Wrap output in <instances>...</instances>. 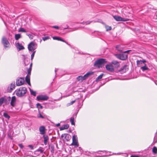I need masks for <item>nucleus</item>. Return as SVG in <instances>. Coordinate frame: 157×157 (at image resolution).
I'll return each mask as SVG.
<instances>
[{
    "label": "nucleus",
    "mask_w": 157,
    "mask_h": 157,
    "mask_svg": "<svg viewBox=\"0 0 157 157\" xmlns=\"http://www.w3.org/2000/svg\"><path fill=\"white\" fill-rule=\"evenodd\" d=\"M16 94L18 97L23 96L27 92V89L25 87H21L15 91Z\"/></svg>",
    "instance_id": "f257e3e1"
},
{
    "label": "nucleus",
    "mask_w": 157,
    "mask_h": 157,
    "mask_svg": "<svg viewBox=\"0 0 157 157\" xmlns=\"http://www.w3.org/2000/svg\"><path fill=\"white\" fill-rule=\"evenodd\" d=\"M37 48V44L33 41L31 42L28 45V49L29 51L33 52Z\"/></svg>",
    "instance_id": "f03ea898"
},
{
    "label": "nucleus",
    "mask_w": 157,
    "mask_h": 157,
    "mask_svg": "<svg viewBox=\"0 0 157 157\" xmlns=\"http://www.w3.org/2000/svg\"><path fill=\"white\" fill-rule=\"evenodd\" d=\"M72 142L70 145L71 146H74L75 147H77L79 146L78 137L76 135H73L72 136Z\"/></svg>",
    "instance_id": "7ed1b4c3"
},
{
    "label": "nucleus",
    "mask_w": 157,
    "mask_h": 157,
    "mask_svg": "<svg viewBox=\"0 0 157 157\" xmlns=\"http://www.w3.org/2000/svg\"><path fill=\"white\" fill-rule=\"evenodd\" d=\"M88 78V72L82 76V75L79 76L77 77V80L79 82H82L83 80H85Z\"/></svg>",
    "instance_id": "20e7f679"
},
{
    "label": "nucleus",
    "mask_w": 157,
    "mask_h": 157,
    "mask_svg": "<svg viewBox=\"0 0 157 157\" xmlns=\"http://www.w3.org/2000/svg\"><path fill=\"white\" fill-rule=\"evenodd\" d=\"M106 63L107 62L105 59H100L96 61L94 63V65L95 66H99Z\"/></svg>",
    "instance_id": "39448f33"
},
{
    "label": "nucleus",
    "mask_w": 157,
    "mask_h": 157,
    "mask_svg": "<svg viewBox=\"0 0 157 157\" xmlns=\"http://www.w3.org/2000/svg\"><path fill=\"white\" fill-rule=\"evenodd\" d=\"M2 41L5 48L10 47V44L5 37H2Z\"/></svg>",
    "instance_id": "423d86ee"
},
{
    "label": "nucleus",
    "mask_w": 157,
    "mask_h": 157,
    "mask_svg": "<svg viewBox=\"0 0 157 157\" xmlns=\"http://www.w3.org/2000/svg\"><path fill=\"white\" fill-rule=\"evenodd\" d=\"M49 98V97L46 95H40L36 97V100L38 101H46Z\"/></svg>",
    "instance_id": "0eeeda50"
},
{
    "label": "nucleus",
    "mask_w": 157,
    "mask_h": 157,
    "mask_svg": "<svg viewBox=\"0 0 157 157\" xmlns=\"http://www.w3.org/2000/svg\"><path fill=\"white\" fill-rule=\"evenodd\" d=\"M115 56L117 58L121 60H125L127 58V55L124 54H117Z\"/></svg>",
    "instance_id": "6e6552de"
},
{
    "label": "nucleus",
    "mask_w": 157,
    "mask_h": 157,
    "mask_svg": "<svg viewBox=\"0 0 157 157\" xmlns=\"http://www.w3.org/2000/svg\"><path fill=\"white\" fill-rule=\"evenodd\" d=\"M124 47L122 45H118L116 46V48L117 50L120 52H122L124 53H129L131 51V50H128L126 51H123Z\"/></svg>",
    "instance_id": "1a4fd4ad"
},
{
    "label": "nucleus",
    "mask_w": 157,
    "mask_h": 157,
    "mask_svg": "<svg viewBox=\"0 0 157 157\" xmlns=\"http://www.w3.org/2000/svg\"><path fill=\"white\" fill-rule=\"evenodd\" d=\"M25 82L23 78H18L16 80V84L17 86H20L23 85Z\"/></svg>",
    "instance_id": "9d476101"
},
{
    "label": "nucleus",
    "mask_w": 157,
    "mask_h": 157,
    "mask_svg": "<svg viewBox=\"0 0 157 157\" xmlns=\"http://www.w3.org/2000/svg\"><path fill=\"white\" fill-rule=\"evenodd\" d=\"M15 82H13L11 83L9 86H8L7 89V91L8 92H11L12 91L15 89Z\"/></svg>",
    "instance_id": "9b49d317"
},
{
    "label": "nucleus",
    "mask_w": 157,
    "mask_h": 157,
    "mask_svg": "<svg viewBox=\"0 0 157 157\" xmlns=\"http://www.w3.org/2000/svg\"><path fill=\"white\" fill-rule=\"evenodd\" d=\"M113 17L114 19L117 21H125L128 20V18H123L119 16H113Z\"/></svg>",
    "instance_id": "f8f14e48"
},
{
    "label": "nucleus",
    "mask_w": 157,
    "mask_h": 157,
    "mask_svg": "<svg viewBox=\"0 0 157 157\" xmlns=\"http://www.w3.org/2000/svg\"><path fill=\"white\" fill-rule=\"evenodd\" d=\"M27 72L28 74L25 77V81L29 85H30V76L31 72H30V70H29V72Z\"/></svg>",
    "instance_id": "ddd939ff"
},
{
    "label": "nucleus",
    "mask_w": 157,
    "mask_h": 157,
    "mask_svg": "<svg viewBox=\"0 0 157 157\" xmlns=\"http://www.w3.org/2000/svg\"><path fill=\"white\" fill-rule=\"evenodd\" d=\"M52 38L54 40H56L59 41H60L64 42H65L68 45L70 46V45L68 44L65 40H63L61 38L59 37L53 36Z\"/></svg>",
    "instance_id": "4468645a"
},
{
    "label": "nucleus",
    "mask_w": 157,
    "mask_h": 157,
    "mask_svg": "<svg viewBox=\"0 0 157 157\" xmlns=\"http://www.w3.org/2000/svg\"><path fill=\"white\" fill-rule=\"evenodd\" d=\"M105 67L107 70L113 72L114 71V69L112 65H107L105 66Z\"/></svg>",
    "instance_id": "2eb2a0df"
},
{
    "label": "nucleus",
    "mask_w": 157,
    "mask_h": 157,
    "mask_svg": "<svg viewBox=\"0 0 157 157\" xmlns=\"http://www.w3.org/2000/svg\"><path fill=\"white\" fill-rule=\"evenodd\" d=\"M39 131L40 133L43 135H44L45 133V128L44 126H40L39 128Z\"/></svg>",
    "instance_id": "dca6fc26"
},
{
    "label": "nucleus",
    "mask_w": 157,
    "mask_h": 157,
    "mask_svg": "<svg viewBox=\"0 0 157 157\" xmlns=\"http://www.w3.org/2000/svg\"><path fill=\"white\" fill-rule=\"evenodd\" d=\"M16 101V97L15 96L13 97L12 98L11 101L10 102L11 105L13 106H14L15 105Z\"/></svg>",
    "instance_id": "f3484780"
},
{
    "label": "nucleus",
    "mask_w": 157,
    "mask_h": 157,
    "mask_svg": "<svg viewBox=\"0 0 157 157\" xmlns=\"http://www.w3.org/2000/svg\"><path fill=\"white\" fill-rule=\"evenodd\" d=\"M16 46L17 48L18 49L19 51L22 50L24 49V48L21 44L18 43L16 44Z\"/></svg>",
    "instance_id": "a211bd4d"
},
{
    "label": "nucleus",
    "mask_w": 157,
    "mask_h": 157,
    "mask_svg": "<svg viewBox=\"0 0 157 157\" xmlns=\"http://www.w3.org/2000/svg\"><path fill=\"white\" fill-rule=\"evenodd\" d=\"M69 126L68 124H64L60 128V130H62L65 129H67L69 127Z\"/></svg>",
    "instance_id": "6ab92c4d"
},
{
    "label": "nucleus",
    "mask_w": 157,
    "mask_h": 157,
    "mask_svg": "<svg viewBox=\"0 0 157 157\" xmlns=\"http://www.w3.org/2000/svg\"><path fill=\"white\" fill-rule=\"evenodd\" d=\"M43 138L44 139V143L45 145H46L47 144V142L49 139L48 136H43Z\"/></svg>",
    "instance_id": "aec40b11"
},
{
    "label": "nucleus",
    "mask_w": 157,
    "mask_h": 157,
    "mask_svg": "<svg viewBox=\"0 0 157 157\" xmlns=\"http://www.w3.org/2000/svg\"><path fill=\"white\" fill-rule=\"evenodd\" d=\"M71 137V136L70 135L66 134L64 140L65 139L67 141H68L70 140Z\"/></svg>",
    "instance_id": "412c9836"
},
{
    "label": "nucleus",
    "mask_w": 157,
    "mask_h": 157,
    "mask_svg": "<svg viewBox=\"0 0 157 157\" xmlns=\"http://www.w3.org/2000/svg\"><path fill=\"white\" fill-rule=\"evenodd\" d=\"M111 63L112 64L116 65V67H119V63L117 61H116V60L113 61Z\"/></svg>",
    "instance_id": "4be33fe9"
},
{
    "label": "nucleus",
    "mask_w": 157,
    "mask_h": 157,
    "mask_svg": "<svg viewBox=\"0 0 157 157\" xmlns=\"http://www.w3.org/2000/svg\"><path fill=\"white\" fill-rule=\"evenodd\" d=\"M141 69L143 71H144L146 70H147L149 69L146 66V64H145V65L144 66L141 67Z\"/></svg>",
    "instance_id": "5701e85b"
},
{
    "label": "nucleus",
    "mask_w": 157,
    "mask_h": 157,
    "mask_svg": "<svg viewBox=\"0 0 157 157\" xmlns=\"http://www.w3.org/2000/svg\"><path fill=\"white\" fill-rule=\"evenodd\" d=\"M21 37V35L20 34H16L15 35V39L16 40H18Z\"/></svg>",
    "instance_id": "b1692460"
},
{
    "label": "nucleus",
    "mask_w": 157,
    "mask_h": 157,
    "mask_svg": "<svg viewBox=\"0 0 157 157\" xmlns=\"http://www.w3.org/2000/svg\"><path fill=\"white\" fill-rule=\"evenodd\" d=\"M30 91V92L31 94L33 96H35L36 94V91H34L30 88L29 89Z\"/></svg>",
    "instance_id": "393cba45"
},
{
    "label": "nucleus",
    "mask_w": 157,
    "mask_h": 157,
    "mask_svg": "<svg viewBox=\"0 0 157 157\" xmlns=\"http://www.w3.org/2000/svg\"><path fill=\"white\" fill-rule=\"evenodd\" d=\"M103 75V74L100 75L96 78V81L97 82L100 80L102 78Z\"/></svg>",
    "instance_id": "a878e982"
},
{
    "label": "nucleus",
    "mask_w": 157,
    "mask_h": 157,
    "mask_svg": "<svg viewBox=\"0 0 157 157\" xmlns=\"http://www.w3.org/2000/svg\"><path fill=\"white\" fill-rule=\"evenodd\" d=\"M70 122L72 125H74L75 124V123L74 122L75 119L73 117H71L70 118Z\"/></svg>",
    "instance_id": "bb28decb"
},
{
    "label": "nucleus",
    "mask_w": 157,
    "mask_h": 157,
    "mask_svg": "<svg viewBox=\"0 0 157 157\" xmlns=\"http://www.w3.org/2000/svg\"><path fill=\"white\" fill-rule=\"evenodd\" d=\"M152 152L155 154L157 153V148L156 147H154L152 148Z\"/></svg>",
    "instance_id": "cd10ccee"
},
{
    "label": "nucleus",
    "mask_w": 157,
    "mask_h": 157,
    "mask_svg": "<svg viewBox=\"0 0 157 157\" xmlns=\"http://www.w3.org/2000/svg\"><path fill=\"white\" fill-rule=\"evenodd\" d=\"M18 31L19 32H22L25 33L26 32V30L24 28H20L19 29Z\"/></svg>",
    "instance_id": "c85d7f7f"
},
{
    "label": "nucleus",
    "mask_w": 157,
    "mask_h": 157,
    "mask_svg": "<svg viewBox=\"0 0 157 157\" xmlns=\"http://www.w3.org/2000/svg\"><path fill=\"white\" fill-rule=\"evenodd\" d=\"M3 116L4 117L8 119H9L10 118V116L8 114L6 113H3Z\"/></svg>",
    "instance_id": "c756f323"
},
{
    "label": "nucleus",
    "mask_w": 157,
    "mask_h": 157,
    "mask_svg": "<svg viewBox=\"0 0 157 157\" xmlns=\"http://www.w3.org/2000/svg\"><path fill=\"white\" fill-rule=\"evenodd\" d=\"M44 151V150L43 149V148L41 147H40L39 149H38L36 151V152H40V153H43Z\"/></svg>",
    "instance_id": "7c9ffc66"
},
{
    "label": "nucleus",
    "mask_w": 157,
    "mask_h": 157,
    "mask_svg": "<svg viewBox=\"0 0 157 157\" xmlns=\"http://www.w3.org/2000/svg\"><path fill=\"white\" fill-rule=\"evenodd\" d=\"M4 101V98H0V106H1L3 103Z\"/></svg>",
    "instance_id": "2f4dec72"
},
{
    "label": "nucleus",
    "mask_w": 157,
    "mask_h": 157,
    "mask_svg": "<svg viewBox=\"0 0 157 157\" xmlns=\"http://www.w3.org/2000/svg\"><path fill=\"white\" fill-rule=\"evenodd\" d=\"M137 65L138 66H140L142 64V60H137L136 61Z\"/></svg>",
    "instance_id": "473e14b6"
},
{
    "label": "nucleus",
    "mask_w": 157,
    "mask_h": 157,
    "mask_svg": "<svg viewBox=\"0 0 157 157\" xmlns=\"http://www.w3.org/2000/svg\"><path fill=\"white\" fill-rule=\"evenodd\" d=\"M88 24V22H83L81 24V25H80V27H79L80 28H84L85 27L84 26H82V25H87Z\"/></svg>",
    "instance_id": "72a5a7b5"
},
{
    "label": "nucleus",
    "mask_w": 157,
    "mask_h": 157,
    "mask_svg": "<svg viewBox=\"0 0 157 157\" xmlns=\"http://www.w3.org/2000/svg\"><path fill=\"white\" fill-rule=\"evenodd\" d=\"M36 105L37 108L38 109L40 108V109H42L43 108L41 105L39 103H37Z\"/></svg>",
    "instance_id": "f704fd0d"
},
{
    "label": "nucleus",
    "mask_w": 157,
    "mask_h": 157,
    "mask_svg": "<svg viewBox=\"0 0 157 157\" xmlns=\"http://www.w3.org/2000/svg\"><path fill=\"white\" fill-rule=\"evenodd\" d=\"M36 51H33V53L32 54V55H31V60H32L33 59V57H34V55H35V54L36 52Z\"/></svg>",
    "instance_id": "c9c22d12"
},
{
    "label": "nucleus",
    "mask_w": 157,
    "mask_h": 157,
    "mask_svg": "<svg viewBox=\"0 0 157 157\" xmlns=\"http://www.w3.org/2000/svg\"><path fill=\"white\" fill-rule=\"evenodd\" d=\"M37 117L38 118H40L42 119H43L44 118V116H43L40 113V112H39V114L37 115Z\"/></svg>",
    "instance_id": "e433bc0d"
},
{
    "label": "nucleus",
    "mask_w": 157,
    "mask_h": 157,
    "mask_svg": "<svg viewBox=\"0 0 157 157\" xmlns=\"http://www.w3.org/2000/svg\"><path fill=\"white\" fill-rule=\"evenodd\" d=\"M105 28L106 29V30L107 31H108L109 30H110L111 29V27L110 26H105Z\"/></svg>",
    "instance_id": "4c0bfd02"
},
{
    "label": "nucleus",
    "mask_w": 157,
    "mask_h": 157,
    "mask_svg": "<svg viewBox=\"0 0 157 157\" xmlns=\"http://www.w3.org/2000/svg\"><path fill=\"white\" fill-rule=\"evenodd\" d=\"M27 35L29 37V38L31 39H33V36L30 34L27 33Z\"/></svg>",
    "instance_id": "58836bf2"
},
{
    "label": "nucleus",
    "mask_w": 157,
    "mask_h": 157,
    "mask_svg": "<svg viewBox=\"0 0 157 157\" xmlns=\"http://www.w3.org/2000/svg\"><path fill=\"white\" fill-rule=\"evenodd\" d=\"M90 157H96L95 156V153H90V154H89V156Z\"/></svg>",
    "instance_id": "ea45409f"
},
{
    "label": "nucleus",
    "mask_w": 157,
    "mask_h": 157,
    "mask_svg": "<svg viewBox=\"0 0 157 157\" xmlns=\"http://www.w3.org/2000/svg\"><path fill=\"white\" fill-rule=\"evenodd\" d=\"M49 38V37L48 36H45L44 37H43L42 38V39H43V40L44 41L47 40Z\"/></svg>",
    "instance_id": "a19ab883"
},
{
    "label": "nucleus",
    "mask_w": 157,
    "mask_h": 157,
    "mask_svg": "<svg viewBox=\"0 0 157 157\" xmlns=\"http://www.w3.org/2000/svg\"><path fill=\"white\" fill-rule=\"evenodd\" d=\"M32 63H31L30 64L29 68L27 70V72H29V70H30V72H31V70H32Z\"/></svg>",
    "instance_id": "79ce46f5"
},
{
    "label": "nucleus",
    "mask_w": 157,
    "mask_h": 157,
    "mask_svg": "<svg viewBox=\"0 0 157 157\" xmlns=\"http://www.w3.org/2000/svg\"><path fill=\"white\" fill-rule=\"evenodd\" d=\"M52 27L57 29H59V27L57 26H52Z\"/></svg>",
    "instance_id": "37998d69"
},
{
    "label": "nucleus",
    "mask_w": 157,
    "mask_h": 157,
    "mask_svg": "<svg viewBox=\"0 0 157 157\" xmlns=\"http://www.w3.org/2000/svg\"><path fill=\"white\" fill-rule=\"evenodd\" d=\"M75 100H74V101H71V102H70V103H69L68 105H71L72 104H73L75 102Z\"/></svg>",
    "instance_id": "c03bdc74"
},
{
    "label": "nucleus",
    "mask_w": 157,
    "mask_h": 157,
    "mask_svg": "<svg viewBox=\"0 0 157 157\" xmlns=\"http://www.w3.org/2000/svg\"><path fill=\"white\" fill-rule=\"evenodd\" d=\"M18 145L21 149H22L23 147V146L22 144H19Z\"/></svg>",
    "instance_id": "a18cd8bd"
},
{
    "label": "nucleus",
    "mask_w": 157,
    "mask_h": 157,
    "mask_svg": "<svg viewBox=\"0 0 157 157\" xmlns=\"http://www.w3.org/2000/svg\"><path fill=\"white\" fill-rule=\"evenodd\" d=\"M66 134L65 133L62 134L61 136V138H63L64 137H65Z\"/></svg>",
    "instance_id": "49530a36"
},
{
    "label": "nucleus",
    "mask_w": 157,
    "mask_h": 157,
    "mask_svg": "<svg viewBox=\"0 0 157 157\" xmlns=\"http://www.w3.org/2000/svg\"><path fill=\"white\" fill-rule=\"evenodd\" d=\"M131 157H139V156L136 155H131Z\"/></svg>",
    "instance_id": "de8ad7c7"
},
{
    "label": "nucleus",
    "mask_w": 157,
    "mask_h": 157,
    "mask_svg": "<svg viewBox=\"0 0 157 157\" xmlns=\"http://www.w3.org/2000/svg\"><path fill=\"white\" fill-rule=\"evenodd\" d=\"M93 73V72H89V76L92 75Z\"/></svg>",
    "instance_id": "09e8293b"
},
{
    "label": "nucleus",
    "mask_w": 157,
    "mask_h": 157,
    "mask_svg": "<svg viewBox=\"0 0 157 157\" xmlns=\"http://www.w3.org/2000/svg\"><path fill=\"white\" fill-rule=\"evenodd\" d=\"M29 147L31 148V149H33V146L32 145H29Z\"/></svg>",
    "instance_id": "8fccbe9b"
},
{
    "label": "nucleus",
    "mask_w": 157,
    "mask_h": 157,
    "mask_svg": "<svg viewBox=\"0 0 157 157\" xmlns=\"http://www.w3.org/2000/svg\"><path fill=\"white\" fill-rule=\"evenodd\" d=\"M60 125V124L59 123L58 124H56V126H57V127H59V126Z\"/></svg>",
    "instance_id": "3c124183"
},
{
    "label": "nucleus",
    "mask_w": 157,
    "mask_h": 157,
    "mask_svg": "<svg viewBox=\"0 0 157 157\" xmlns=\"http://www.w3.org/2000/svg\"><path fill=\"white\" fill-rule=\"evenodd\" d=\"M142 63H145L146 62V61L145 60H142Z\"/></svg>",
    "instance_id": "603ef678"
},
{
    "label": "nucleus",
    "mask_w": 157,
    "mask_h": 157,
    "mask_svg": "<svg viewBox=\"0 0 157 157\" xmlns=\"http://www.w3.org/2000/svg\"><path fill=\"white\" fill-rule=\"evenodd\" d=\"M68 28H69L68 26H67V27L64 28V29H68Z\"/></svg>",
    "instance_id": "864d4df0"
},
{
    "label": "nucleus",
    "mask_w": 157,
    "mask_h": 157,
    "mask_svg": "<svg viewBox=\"0 0 157 157\" xmlns=\"http://www.w3.org/2000/svg\"><path fill=\"white\" fill-rule=\"evenodd\" d=\"M58 69H56L55 70V72L56 73L57 71L58 70Z\"/></svg>",
    "instance_id": "5fc2aeb1"
},
{
    "label": "nucleus",
    "mask_w": 157,
    "mask_h": 157,
    "mask_svg": "<svg viewBox=\"0 0 157 157\" xmlns=\"http://www.w3.org/2000/svg\"><path fill=\"white\" fill-rule=\"evenodd\" d=\"M75 53H79V54H81L80 52H75Z\"/></svg>",
    "instance_id": "6e6d98bb"
},
{
    "label": "nucleus",
    "mask_w": 157,
    "mask_h": 157,
    "mask_svg": "<svg viewBox=\"0 0 157 157\" xmlns=\"http://www.w3.org/2000/svg\"><path fill=\"white\" fill-rule=\"evenodd\" d=\"M115 154H117L115 153ZM117 155H120V153H117Z\"/></svg>",
    "instance_id": "4d7b16f0"
},
{
    "label": "nucleus",
    "mask_w": 157,
    "mask_h": 157,
    "mask_svg": "<svg viewBox=\"0 0 157 157\" xmlns=\"http://www.w3.org/2000/svg\"><path fill=\"white\" fill-rule=\"evenodd\" d=\"M79 149L82 150V149L80 147H79Z\"/></svg>",
    "instance_id": "13d9d810"
}]
</instances>
